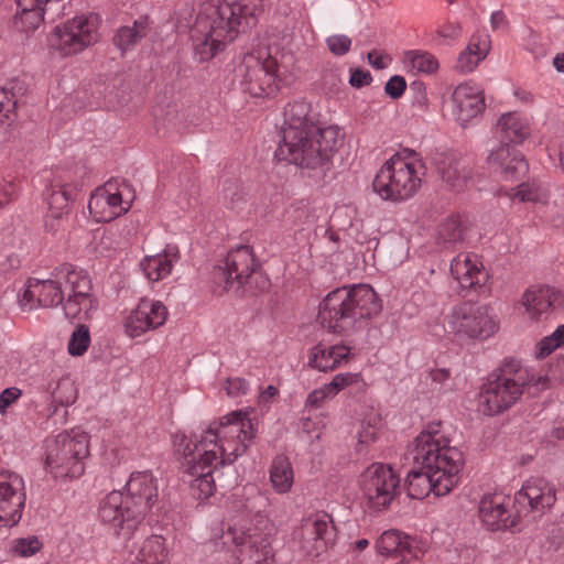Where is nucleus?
<instances>
[{
    "label": "nucleus",
    "instance_id": "nucleus-1",
    "mask_svg": "<svg viewBox=\"0 0 564 564\" xmlns=\"http://www.w3.org/2000/svg\"><path fill=\"white\" fill-rule=\"evenodd\" d=\"M254 436L247 411L236 410L212 423L194 440L176 435V452L185 459V474L193 490L212 494L215 490L213 471L232 464L245 454Z\"/></svg>",
    "mask_w": 564,
    "mask_h": 564
},
{
    "label": "nucleus",
    "instance_id": "nucleus-2",
    "mask_svg": "<svg viewBox=\"0 0 564 564\" xmlns=\"http://www.w3.org/2000/svg\"><path fill=\"white\" fill-rule=\"evenodd\" d=\"M343 140L337 126H318V115L306 100L290 102L284 110L279 160L301 167L317 169L330 160Z\"/></svg>",
    "mask_w": 564,
    "mask_h": 564
},
{
    "label": "nucleus",
    "instance_id": "nucleus-3",
    "mask_svg": "<svg viewBox=\"0 0 564 564\" xmlns=\"http://www.w3.org/2000/svg\"><path fill=\"white\" fill-rule=\"evenodd\" d=\"M18 301L23 311L62 304L66 318L77 322L91 319L98 310L89 274L72 264H62L45 280L28 279Z\"/></svg>",
    "mask_w": 564,
    "mask_h": 564
},
{
    "label": "nucleus",
    "instance_id": "nucleus-4",
    "mask_svg": "<svg viewBox=\"0 0 564 564\" xmlns=\"http://www.w3.org/2000/svg\"><path fill=\"white\" fill-rule=\"evenodd\" d=\"M264 12V0H216L200 11L193 30V46L200 62L209 61L240 32L252 28Z\"/></svg>",
    "mask_w": 564,
    "mask_h": 564
},
{
    "label": "nucleus",
    "instance_id": "nucleus-5",
    "mask_svg": "<svg viewBox=\"0 0 564 564\" xmlns=\"http://www.w3.org/2000/svg\"><path fill=\"white\" fill-rule=\"evenodd\" d=\"M381 311L375 290L368 284L337 288L318 306L321 325L335 334H348Z\"/></svg>",
    "mask_w": 564,
    "mask_h": 564
},
{
    "label": "nucleus",
    "instance_id": "nucleus-6",
    "mask_svg": "<svg viewBox=\"0 0 564 564\" xmlns=\"http://www.w3.org/2000/svg\"><path fill=\"white\" fill-rule=\"evenodd\" d=\"M275 532L274 524L259 511L252 517L247 513L235 517L219 538L224 545L232 543L240 547L238 564H270Z\"/></svg>",
    "mask_w": 564,
    "mask_h": 564
},
{
    "label": "nucleus",
    "instance_id": "nucleus-7",
    "mask_svg": "<svg viewBox=\"0 0 564 564\" xmlns=\"http://www.w3.org/2000/svg\"><path fill=\"white\" fill-rule=\"evenodd\" d=\"M413 462L430 471L457 477L464 466L463 453L451 445L448 432L441 422H432L422 430L410 445Z\"/></svg>",
    "mask_w": 564,
    "mask_h": 564
},
{
    "label": "nucleus",
    "instance_id": "nucleus-8",
    "mask_svg": "<svg viewBox=\"0 0 564 564\" xmlns=\"http://www.w3.org/2000/svg\"><path fill=\"white\" fill-rule=\"evenodd\" d=\"M556 496H482L479 518L490 531L516 532L530 512H541L554 505Z\"/></svg>",
    "mask_w": 564,
    "mask_h": 564
},
{
    "label": "nucleus",
    "instance_id": "nucleus-9",
    "mask_svg": "<svg viewBox=\"0 0 564 564\" xmlns=\"http://www.w3.org/2000/svg\"><path fill=\"white\" fill-rule=\"evenodd\" d=\"M423 177L424 165L415 154L397 152L381 165L372 186L382 199L400 203L417 193Z\"/></svg>",
    "mask_w": 564,
    "mask_h": 564
},
{
    "label": "nucleus",
    "instance_id": "nucleus-10",
    "mask_svg": "<svg viewBox=\"0 0 564 564\" xmlns=\"http://www.w3.org/2000/svg\"><path fill=\"white\" fill-rule=\"evenodd\" d=\"M235 73L242 89L252 97L265 98L279 90L280 64L268 46L259 45L246 53Z\"/></svg>",
    "mask_w": 564,
    "mask_h": 564
},
{
    "label": "nucleus",
    "instance_id": "nucleus-11",
    "mask_svg": "<svg viewBox=\"0 0 564 564\" xmlns=\"http://www.w3.org/2000/svg\"><path fill=\"white\" fill-rule=\"evenodd\" d=\"M88 435L80 430L63 432L46 442L45 465L56 479L77 478L85 470Z\"/></svg>",
    "mask_w": 564,
    "mask_h": 564
},
{
    "label": "nucleus",
    "instance_id": "nucleus-12",
    "mask_svg": "<svg viewBox=\"0 0 564 564\" xmlns=\"http://www.w3.org/2000/svg\"><path fill=\"white\" fill-rule=\"evenodd\" d=\"M101 19L98 14H79L55 25L47 37L52 56L73 57L94 45L100 37Z\"/></svg>",
    "mask_w": 564,
    "mask_h": 564
},
{
    "label": "nucleus",
    "instance_id": "nucleus-13",
    "mask_svg": "<svg viewBox=\"0 0 564 564\" xmlns=\"http://www.w3.org/2000/svg\"><path fill=\"white\" fill-rule=\"evenodd\" d=\"M445 330L459 341L486 340L499 330V322L488 306L463 302L445 316Z\"/></svg>",
    "mask_w": 564,
    "mask_h": 564
},
{
    "label": "nucleus",
    "instance_id": "nucleus-14",
    "mask_svg": "<svg viewBox=\"0 0 564 564\" xmlns=\"http://www.w3.org/2000/svg\"><path fill=\"white\" fill-rule=\"evenodd\" d=\"M521 383L517 382L514 375L502 373L489 378L478 393V412L492 416L510 409L522 394Z\"/></svg>",
    "mask_w": 564,
    "mask_h": 564
},
{
    "label": "nucleus",
    "instance_id": "nucleus-15",
    "mask_svg": "<svg viewBox=\"0 0 564 564\" xmlns=\"http://www.w3.org/2000/svg\"><path fill=\"white\" fill-rule=\"evenodd\" d=\"M254 267L256 259L251 247L238 246L214 268V281L224 290H238L252 274Z\"/></svg>",
    "mask_w": 564,
    "mask_h": 564
},
{
    "label": "nucleus",
    "instance_id": "nucleus-16",
    "mask_svg": "<svg viewBox=\"0 0 564 564\" xmlns=\"http://www.w3.org/2000/svg\"><path fill=\"white\" fill-rule=\"evenodd\" d=\"M302 550L311 556H318L334 544L336 528L326 512H316L305 518L294 531Z\"/></svg>",
    "mask_w": 564,
    "mask_h": 564
},
{
    "label": "nucleus",
    "instance_id": "nucleus-17",
    "mask_svg": "<svg viewBox=\"0 0 564 564\" xmlns=\"http://www.w3.org/2000/svg\"><path fill=\"white\" fill-rule=\"evenodd\" d=\"M127 185L109 182L97 188L90 196L88 208L98 223L110 221L131 208L132 198Z\"/></svg>",
    "mask_w": 564,
    "mask_h": 564
},
{
    "label": "nucleus",
    "instance_id": "nucleus-18",
    "mask_svg": "<svg viewBox=\"0 0 564 564\" xmlns=\"http://www.w3.org/2000/svg\"><path fill=\"white\" fill-rule=\"evenodd\" d=\"M169 317L166 305L154 299H141L123 318V330L130 338H138L163 326Z\"/></svg>",
    "mask_w": 564,
    "mask_h": 564
},
{
    "label": "nucleus",
    "instance_id": "nucleus-19",
    "mask_svg": "<svg viewBox=\"0 0 564 564\" xmlns=\"http://www.w3.org/2000/svg\"><path fill=\"white\" fill-rule=\"evenodd\" d=\"M562 303V293L550 285H531L519 301L523 315L531 323L546 321Z\"/></svg>",
    "mask_w": 564,
    "mask_h": 564
},
{
    "label": "nucleus",
    "instance_id": "nucleus-20",
    "mask_svg": "<svg viewBox=\"0 0 564 564\" xmlns=\"http://www.w3.org/2000/svg\"><path fill=\"white\" fill-rule=\"evenodd\" d=\"M485 96L479 86L470 82L457 85L451 97V112L454 120L466 128L485 111Z\"/></svg>",
    "mask_w": 564,
    "mask_h": 564
},
{
    "label": "nucleus",
    "instance_id": "nucleus-21",
    "mask_svg": "<svg viewBox=\"0 0 564 564\" xmlns=\"http://www.w3.org/2000/svg\"><path fill=\"white\" fill-rule=\"evenodd\" d=\"M486 164L502 181H517L529 171L524 155L508 143H497L488 150Z\"/></svg>",
    "mask_w": 564,
    "mask_h": 564
},
{
    "label": "nucleus",
    "instance_id": "nucleus-22",
    "mask_svg": "<svg viewBox=\"0 0 564 564\" xmlns=\"http://www.w3.org/2000/svg\"><path fill=\"white\" fill-rule=\"evenodd\" d=\"M457 478L444 473L425 470H412L408 474L403 488L408 494H449Z\"/></svg>",
    "mask_w": 564,
    "mask_h": 564
},
{
    "label": "nucleus",
    "instance_id": "nucleus-23",
    "mask_svg": "<svg viewBox=\"0 0 564 564\" xmlns=\"http://www.w3.org/2000/svg\"><path fill=\"white\" fill-rule=\"evenodd\" d=\"M359 486L367 494H398L400 477L391 466L375 463L360 475Z\"/></svg>",
    "mask_w": 564,
    "mask_h": 564
},
{
    "label": "nucleus",
    "instance_id": "nucleus-24",
    "mask_svg": "<svg viewBox=\"0 0 564 564\" xmlns=\"http://www.w3.org/2000/svg\"><path fill=\"white\" fill-rule=\"evenodd\" d=\"M531 128L527 117L510 111L502 113L496 121L494 134L500 143L522 144L530 135Z\"/></svg>",
    "mask_w": 564,
    "mask_h": 564
},
{
    "label": "nucleus",
    "instance_id": "nucleus-25",
    "mask_svg": "<svg viewBox=\"0 0 564 564\" xmlns=\"http://www.w3.org/2000/svg\"><path fill=\"white\" fill-rule=\"evenodd\" d=\"M451 273L462 289H471L486 279L480 258L475 253H459L451 262Z\"/></svg>",
    "mask_w": 564,
    "mask_h": 564
},
{
    "label": "nucleus",
    "instance_id": "nucleus-26",
    "mask_svg": "<svg viewBox=\"0 0 564 564\" xmlns=\"http://www.w3.org/2000/svg\"><path fill=\"white\" fill-rule=\"evenodd\" d=\"M350 357V348L341 345L319 343L311 348L308 366L317 371L327 372L345 365Z\"/></svg>",
    "mask_w": 564,
    "mask_h": 564
},
{
    "label": "nucleus",
    "instance_id": "nucleus-27",
    "mask_svg": "<svg viewBox=\"0 0 564 564\" xmlns=\"http://www.w3.org/2000/svg\"><path fill=\"white\" fill-rule=\"evenodd\" d=\"M178 260V248L175 245H167L161 252L144 257L140 268L149 281L158 282L171 274Z\"/></svg>",
    "mask_w": 564,
    "mask_h": 564
},
{
    "label": "nucleus",
    "instance_id": "nucleus-28",
    "mask_svg": "<svg viewBox=\"0 0 564 564\" xmlns=\"http://www.w3.org/2000/svg\"><path fill=\"white\" fill-rule=\"evenodd\" d=\"M491 48V40L487 33L474 34L467 46L459 53L456 61V69L468 74L487 57Z\"/></svg>",
    "mask_w": 564,
    "mask_h": 564
},
{
    "label": "nucleus",
    "instance_id": "nucleus-29",
    "mask_svg": "<svg viewBox=\"0 0 564 564\" xmlns=\"http://www.w3.org/2000/svg\"><path fill=\"white\" fill-rule=\"evenodd\" d=\"M414 544L417 541L397 529H390L384 531L376 541V549L381 555H390L393 553H404L412 556H417V552L414 551Z\"/></svg>",
    "mask_w": 564,
    "mask_h": 564
},
{
    "label": "nucleus",
    "instance_id": "nucleus-30",
    "mask_svg": "<svg viewBox=\"0 0 564 564\" xmlns=\"http://www.w3.org/2000/svg\"><path fill=\"white\" fill-rule=\"evenodd\" d=\"M75 193V185L61 177H54L44 194L48 210L55 212L56 216L61 213H69V202L74 199Z\"/></svg>",
    "mask_w": 564,
    "mask_h": 564
},
{
    "label": "nucleus",
    "instance_id": "nucleus-31",
    "mask_svg": "<svg viewBox=\"0 0 564 564\" xmlns=\"http://www.w3.org/2000/svg\"><path fill=\"white\" fill-rule=\"evenodd\" d=\"M403 69L412 75H433L438 69L437 58L430 52L411 50L403 54Z\"/></svg>",
    "mask_w": 564,
    "mask_h": 564
},
{
    "label": "nucleus",
    "instance_id": "nucleus-32",
    "mask_svg": "<svg viewBox=\"0 0 564 564\" xmlns=\"http://www.w3.org/2000/svg\"><path fill=\"white\" fill-rule=\"evenodd\" d=\"M383 423L380 413L377 411L367 412L360 420L359 427L356 433V449L362 452L365 448L377 442Z\"/></svg>",
    "mask_w": 564,
    "mask_h": 564
},
{
    "label": "nucleus",
    "instance_id": "nucleus-33",
    "mask_svg": "<svg viewBox=\"0 0 564 564\" xmlns=\"http://www.w3.org/2000/svg\"><path fill=\"white\" fill-rule=\"evenodd\" d=\"M150 31L148 17H140L132 25H126L118 29L113 42L122 52L130 50Z\"/></svg>",
    "mask_w": 564,
    "mask_h": 564
},
{
    "label": "nucleus",
    "instance_id": "nucleus-34",
    "mask_svg": "<svg viewBox=\"0 0 564 564\" xmlns=\"http://www.w3.org/2000/svg\"><path fill=\"white\" fill-rule=\"evenodd\" d=\"M43 389L55 405L68 406L77 399L76 386L68 377H63L58 380H50Z\"/></svg>",
    "mask_w": 564,
    "mask_h": 564
},
{
    "label": "nucleus",
    "instance_id": "nucleus-35",
    "mask_svg": "<svg viewBox=\"0 0 564 564\" xmlns=\"http://www.w3.org/2000/svg\"><path fill=\"white\" fill-rule=\"evenodd\" d=\"M119 496H107L100 503L99 517L105 523H111L117 530L123 528L126 522L130 521L131 513L129 507H123V502L118 500Z\"/></svg>",
    "mask_w": 564,
    "mask_h": 564
},
{
    "label": "nucleus",
    "instance_id": "nucleus-36",
    "mask_svg": "<svg viewBox=\"0 0 564 564\" xmlns=\"http://www.w3.org/2000/svg\"><path fill=\"white\" fill-rule=\"evenodd\" d=\"M293 480L294 474L289 458L283 455L276 456L270 468V481L272 488L278 494H286L290 491Z\"/></svg>",
    "mask_w": 564,
    "mask_h": 564
},
{
    "label": "nucleus",
    "instance_id": "nucleus-37",
    "mask_svg": "<svg viewBox=\"0 0 564 564\" xmlns=\"http://www.w3.org/2000/svg\"><path fill=\"white\" fill-rule=\"evenodd\" d=\"M505 195L511 200L522 203L545 204L549 198L547 188L540 182L532 181L518 185L516 188L506 191Z\"/></svg>",
    "mask_w": 564,
    "mask_h": 564
},
{
    "label": "nucleus",
    "instance_id": "nucleus-38",
    "mask_svg": "<svg viewBox=\"0 0 564 564\" xmlns=\"http://www.w3.org/2000/svg\"><path fill=\"white\" fill-rule=\"evenodd\" d=\"M169 552L161 535L148 538L139 552V560L147 564H167Z\"/></svg>",
    "mask_w": 564,
    "mask_h": 564
},
{
    "label": "nucleus",
    "instance_id": "nucleus-39",
    "mask_svg": "<svg viewBox=\"0 0 564 564\" xmlns=\"http://www.w3.org/2000/svg\"><path fill=\"white\" fill-rule=\"evenodd\" d=\"M563 347L564 324L558 325L550 335L542 337L535 343L532 350V357L535 360H543Z\"/></svg>",
    "mask_w": 564,
    "mask_h": 564
},
{
    "label": "nucleus",
    "instance_id": "nucleus-40",
    "mask_svg": "<svg viewBox=\"0 0 564 564\" xmlns=\"http://www.w3.org/2000/svg\"><path fill=\"white\" fill-rule=\"evenodd\" d=\"M127 494H153L161 488L160 480L150 471L132 473L124 485Z\"/></svg>",
    "mask_w": 564,
    "mask_h": 564
},
{
    "label": "nucleus",
    "instance_id": "nucleus-41",
    "mask_svg": "<svg viewBox=\"0 0 564 564\" xmlns=\"http://www.w3.org/2000/svg\"><path fill=\"white\" fill-rule=\"evenodd\" d=\"M440 173L443 181L456 191H462L465 188L469 181V172L463 164L457 161L444 163L440 167Z\"/></svg>",
    "mask_w": 564,
    "mask_h": 564
},
{
    "label": "nucleus",
    "instance_id": "nucleus-42",
    "mask_svg": "<svg viewBox=\"0 0 564 564\" xmlns=\"http://www.w3.org/2000/svg\"><path fill=\"white\" fill-rule=\"evenodd\" d=\"M12 496H0V524L3 527H13L15 525L22 517L21 509L24 506L25 496H19V501L15 503V507L11 509V498Z\"/></svg>",
    "mask_w": 564,
    "mask_h": 564
},
{
    "label": "nucleus",
    "instance_id": "nucleus-43",
    "mask_svg": "<svg viewBox=\"0 0 564 564\" xmlns=\"http://www.w3.org/2000/svg\"><path fill=\"white\" fill-rule=\"evenodd\" d=\"M517 382L521 383V390L524 388L534 389V393L545 390L549 387L550 380L546 376L535 373L530 368H518L513 372Z\"/></svg>",
    "mask_w": 564,
    "mask_h": 564
},
{
    "label": "nucleus",
    "instance_id": "nucleus-44",
    "mask_svg": "<svg viewBox=\"0 0 564 564\" xmlns=\"http://www.w3.org/2000/svg\"><path fill=\"white\" fill-rule=\"evenodd\" d=\"M90 345V333L87 326L78 325L72 333L67 344L70 356H83Z\"/></svg>",
    "mask_w": 564,
    "mask_h": 564
},
{
    "label": "nucleus",
    "instance_id": "nucleus-45",
    "mask_svg": "<svg viewBox=\"0 0 564 564\" xmlns=\"http://www.w3.org/2000/svg\"><path fill=\"white\" fill-rule=\"evenodd\" d=\"M42 549L36 536L18 538L10 542V552L20 557H30Z\"/></svg>",
    "mask_w": 564,
    "mask_h": 564
},
{
    "label": "nucleus",
    "instance_id": "nucleus-46",
    "mask_svg": "<svg viewBox=\"0 0 564 564\" xmlns=\"http://www.w3.org/2000/svg\"><path fill=\"white\" fill-rule=\"evenodd\" d=\"M364 383L361 373L359 372H341L333 377V379L326 383L328 390L334 398L343 390L351 386H359Z\"/></svg>",
    "mask_w": 564,
    "mask_h": 564
},
{
    "label": "nucleus",
    "instance_id": "nucleus-47",
    "mask_svg": "<svg viewBox=\"0 0 564 564\" xmlns=\"http://www.w3.org/2000/svg\"><path fill=\"white\" fill-rule=\"evenodd\" d=\"M431 379L432 390L437 393H446L455 389L453 379L448 369L437 368L431 370L429 375Z\"/></svg>",
    "mask_w": 564,
    "mask_h": 564
},
{
    "label": "nucleus",
    "instance_id": "nucleus-48",
    "mask_svg": "<svg viewBox=\"0 0 564 564\" xmlns=\"http://www.w3.org/2000/svg\"><path fill=\"white\" fill-rule=\"evenodd\" d=\"M15 106L17 98L12 89L0 87V123L13 120Z\"/></svg>",
    "mask_w": 564,
    "mask_h": 564
},
{
    "label": "nucleus",
    "instance_id": "nucleus-49",
    "mask_svg": "<svg viewBox=\"0 0 564 564\" xmlns=\"http://www.w3.org/2000/svg\"><path fill=\"white\" fill-rule=\"evenodd\" d=\"M556 489L547 479L542 476H531L525 479L518 494H555Z\"/></svg>",
    "mask_w": 564,
    "mask_h": 564
},
{
    "label": "nucleus",
    "instance_id": "nucleus-50",
    "mask_svg": "<svg viewBox=\"0 0 564 564\" xmlns=\"http://www.w3.org/2000/svg\"><path fill=\"white\" fill-rule=\"evenodd\" d=\"M23 478L12 471H0V494H20L24 491Z\"/></svg>",
    "mask_w": 564,
    "mask_h": 564
},
{
    "label": "nucleus",
    "instance_id": "nucleus-51",
    "mask_svg": "<svg viewBox=\"0 0 564 564\" xmlns=\"http://www.w3.org/2000/svg\"><path fill=\"white\" fill-rule=\"evenodd\" d=\"M394 496H360V505L365 512L373 514L387 509Z\"/></svg>",
    "mask_w": 564,
    "mask_h": 564
},
{
    "label": "nucleus",
    "instance_id": "nucleus-52",
    "mask_svg": "<svg viewBox=\"0 0 564 564\" xmlns=\"http://www.w3.org/2000/svg\"><path fill=\"white\" fill-rule=\"evenodd\" d=\"M326 45L334 55H345L351 47V39L344 34H334L326 39Z\"/></svg>",
    "mask_w": 564,
    "mask_h": 564
},
{
    "label": "nucleus",
    "instance_id": "nucleus-53",
    "mask_svg": "<svg viewBox=\"0 0 564 564\" xmlns=\"http://www.w3.org/2000/svg\"><path fill=\"white\" fill-rule=\"evenodd\" d=\"M436 32L444 43L451 44L462 36L463 29L460 23L448 21L440 25Z\"/></svg>",
    "mask_w": 564,
    "mask_h": 564
},
{
    "label": "nucleus",
    "instance_id": "nucleus-54",
    "mask_svg": "<svg viewBox=\"0 0 564 564\" xmlns=\"http://www.w3.org/2000/svg\"><path fill=\"white\" fill-rule=\"evenodd\" d=\"M302 429L312 441L319 440L325 429V419L321 415L308 417L303 422Z\"/></svg>",
    "mask_w": 564,
    "mask_h": 564
},
{
    "label": "nucleus",
    "instance_id": "nucleus-55",
    "mask_svg": "<svg viewBox=\"0 0 564 564\" xmlns=\"http://www.w3.org/2000/svg\"><path fill=\"white\" fill-rule=\"evenodd\" d=\"M226 393L231 398H238L245 395L249 390V383L247 380L236 377L227 379L223 384Z\"/></svg>",
    "mask_w": 564,
    "mask_h": 564
},
{
    "label": "nucleus",
    "instance_id": "nucleus-56",
    "mask_svg": "<svg viewBox=\"0 0 564 564\" xmlns=\"http://www.w3.org/2000/svg\"><path fill=\"white\" fill-rule=\"evenodd\" d=\"M278 397L279 389L275 386L269 384L265 388H261L258 395V406L261 410L267 411L271 408L272 403L278 399Z\"/></svg>",
    "mask_w": 564,
    "mask_h": 564
},
{
    "label": "nucleus",
    "instance_id": "nucleus-57",
    "mask_svg": "<svg viewBox=\"0 0 564 564\" xmlns=\"http://www.w3.org/2000/svg\"><path fill=\"white\" fill-rule=\"evenodd\" d=\"M22 395V390L18 387H10L0 393V414H6L7 410L15 403Z\"/></svg>",
    "mask_w": 564,
    "mask_h": 564
},
{
    "label": "nucleus",
    "instance_id": "nucleus-58",
    "mask_svg": "<svg viewBox=\"0 0 564 564\" xmlns=\"http://www.w3.org/2000/svg\"><path fill=\"white\" fill-rule=\"evenodd\" d=\"M406 83L401 76H392L384 86V91L393 99L399 98L405 90Z\"/></svg>",
    "mask_w": 564,
    "mask_h": 564
},
{
    "label": "nucleus",
    "instance_id": "nucleus-59",
    "mask_svg": "<svg viewBox=\"0 0 564 564\" xmlns=\"http://www.w3.org/2000/svg\"><path fill=\"white\" fill-rule=\"evenodd\" d=\"M334 395L328 390V386L325 383L321 388H317L310 392L306 399V404L312 406H318L322 402L327 399H333Z\"/></svg>",
    "mask_w": 564,
    "mask_h": 564
},
{
    "label": "nucleus",
    "instance_id": "nucleus-60",
    "mask_svg": "<svg viewBox=\"0 0 564 564\" xmlns=\"http://www.w3.org/2000/svg\"><path fill=\"white\" fill-rule=\"evenodd\" d=\"M55 214V212L47 210L45 216V227L53 234H56L63 229L65 217L68 215V213H61L58 216Z\"/></svg>",
    "mask_w": 564,
    "mask_h": 564
},
{
    "label": "nucleus",
    "instance_id": "nucleus-61",
    "mask_svg": "<svg viewBox=\"0 0 564 564\" xmlns=\"http://www.w3.org/2000/svg\"><path fill=\"white\" fill-rule=\"evenodd\" d=\"M367 57L369 64L377 69L387 68L391 62V58L388 55H383L378 51L369 52Z\"/></svg>",
    "mask_w": 564,
    "mask_h": 564
},
{
    "label": "nucleus",
    "instance_id": "nucleus-62",
    "mask_svg": "<svg viewBox=\"0 0 564 564\" xmlns=\"http://www.w3.org/2000/svg\"><path fill=\"white\" fill-rule=\"evenodd\" d=\"M371 82V75L369 72L355 69L351 72L349 83L351 86L360 88L364 87Z\"/></svg>",
    "mask_w": 564,
    "mask_h": 564
},
{
    "label": "nucleus",
    "instance_id": "nucleus-63",
    "mask_svg": "<svg viewBox=\"0 0 564 564\" xmlns=\"http://www.w3.org/2000/svg\"><path fill=\"white\" fill-rule=\"evenodd\" d=\"M490 25L492 30H503L508 26V20L502 10H496L490 15Z\"/></svg>",
    "mask_w": 564,
    "mask_h": 564
},
{
    "label": "nucleus",
    "instance_id": "nucleus-64",
    "mask_svg": "<svg viewBox=\"0 0 564 564\" xmlns=\"http://www.w3.org/2000/svg\"><path fill=\"white\" fill-rule=\"evenodd\" d=\"M14 194L13 185L0 178V207L8 204Z\"/></svg>",
    "mask_w": 564,
    "mask_h": 564
}]
</instances>
